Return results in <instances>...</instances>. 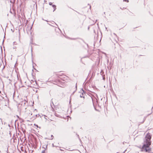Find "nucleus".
Wrapping results in <instances>:
<instances>
[{"mask_svg":"<svg viewBox=\"0 0 153 153\" xmlns=\"http://www.w3.org/2000/svg\"><path fill=\"white\" fill-rule=\"evenodd\" d=\"M151 138V136L149 134H147L145 137V140L142 146V151L146 152H149L150 151L151 149L150 146L151 144L150 140Z\"/></svg>","mask_w":153,"mask_h":153,"instance_id":"f257e3e1","label":"nucleus"},{"mask_svg":"<svg viewBox=\"0 0 153 153\" xmlns=\"http://www.w3.org/2000/svg\"><path fill=\"white\" fill-rule=\"evenodd\" d=\"M52 6L54 8V10H53V11L55 10L56 9V6L55 5H52Z\"/></svg>","mask_w":153,"mask_h":153,"instance_id":"f03ea898","label":"nucleus"},{"mask_svg":"<svg viewBox=\"0 0 153 153\" xmlns=\"http://www.w3.org/2000/svg\"><path fill=\"white\" fill-rule=\"evenodd\" d=\"M83 94L82 93V95H80V97H83V98H84V97L83 96Z\"/></svg>","mask_w":153,"mask_h":153,"instance_id":"7ed1b4c3","label":"nucleus"},{"mask_svg":"<svg viewBox=\"0 0 153 153\" xmlns=\"http://www.w3.org/2000/svg\"><path fill=\"white\" fill-rule=\"evenodd\" d=\"M49 4L50 5H51L52 4V3L51 2L49 3Z\"/></svg>","mask_w":153,"mask_h":153,"instance_id":"20e7f679","label":"nucleus"},{"mask_svg":"<svg viewBox=\"0 0 153 153\" xmlns=\"http://www.w3.org/2000/svg\"><path fill=\"white\" fill-rule=\"evenodd\" d=\"M124 0V1H127V2H128V0Z\"/></svg>","mask_w":153,"mask_h":153,"instance_id":"39448f33","label":"nucleus"},{"mask_svg":"<svg viewBox=\"0 0 153 153\" xmlns=\"http://www.w3.org/2000/svg\"><path fill=\"white\" fill-rule=\"evenodd\" d=\"M44 152H45V150L42 151V153H44Z\"/></svg>","mask_w":153,"mask_h":153,"instance_id":"423d86ee","label":"nucleus"},{"mask_svg":"<svg viewBox=\"0 0 153 153\" xmlns=\"http://www.w3.org/2000/svg\"><path fill=\"white\" fill-rule=\"evenodd\" d=\"M34 125L36 126H37V127H38V126L37 125H36L35 124Z\"/></svg>","mask_w":153,"mask_h":153,"instance_id":"0eeeda50","label":"nucleus"},{"mask_svg":"<svg viewBox=\"0 0 153 153\" xmlns=\"http://www.w3.org/2000/svg\"><path fill=\"white\" fill-rule=\"evenodd\" d=\"M117 153H118V152Z\"/></svg>","mask_w":153,"mask_h":153,"instance_id":"6e6552de","label":"nucleus"}]
</instances>
